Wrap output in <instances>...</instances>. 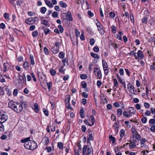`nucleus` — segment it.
Listing matches in <instances>:
<instances>
[{"label": "nucleus", "instance_id": "nucleus-38", "mask_svg": "<svg viewBox=\"0 0 155 155\" xmlns=\"http://www.w3.org/2000/svg\"><path fill=\"white\" fill-rule=\"evenodd\" d=\"M87 86V84L84 81H83L81 82V86L82 88H85Z\"/></svg>", "mask_w": 155, "mask_h": 155}, {"label": "nucleus", "instance_id": "nucleus-58", "mask_svg": "<svg viewBox=\"0 0 155 155\" xmlns=\"http://www.w3.org/2000/svg\"><path fill=\"white\" fill-rule=\"evenodd\" d=\"M5 27V25L4 23H2L0 24V28H1L4 29Z\"/></svg>", "mask_w": 155, "mask_h": 155}, {"label": "nucleus", "instance_id": "nucleus-44", "mask_svg": "<svg viewBox=\"0 0 155 155\" xmlns=\"http://www.w3.org/2000/svg\"><path fill=\"white\" fill-rule=\"evenodd\" d=\"M93 50L94 52L97 53L99 52V49L98 46H96L94 48Z\"/></svg>", "mask_w": 155, "mask_h": 155}, {"label": "nucleus", "instance_id": "nucleus-13", "mask_svg": "<svg viewBox=\"0 0 155 155\" xmlns=\"http://www.w3.org/2000/svg\"><path fill=\"white\" fill-rule=\"evenodd\" d=\"M29 60L31 64L33 65L35 64V61L34 60V57L33 55L32 54H30V57H29Z\"/></svg>", "mask_w": 155, "mask_h": 155}, {"label": "nucleus", "instance_id": "nucleus-16", "mask_svg": "<svg viewBox=\"0 0 155 155\" xmlns=\"http://www.w3.org/2000/svg\"><path fill=\"white\" fill-rule=\"evenodd\" d=\"M41 24H42L43 25H47L48 23V21L43 19V18H41Z\"/></svg>", "mask_w": 155, "mask_h": 155}, {"label": "nucleus", "instance_id": "nucleus-14", "mask_svg": "<svg viewBox=\"0 0 155 155\" xmlns=\"http://www.w3.org/2000/svg\"><path fill=\"white\" fill-rule=\"evenodd\" d=\"M42 141L44 145H47L49 143V140L48 137H45L42 139Z\"/></svg>", "mask_w": 155, "mask_h": 155}, {"label": "nucleus", "instance_id": "nucleus-63", "mask_svg": "<svg viewBox=\"0 0 155 155\" xmlns=\"http://www.w3.org/2000/svg\"><path fill=\"white\" fill-rule=\"evenodd\" d=\"M75 34L77 37H78L80 35V32L77 29H75Z\"/></svg>", "mask_w": 155, "mask_h": 155}, {"label": "nucleus", "instance_id": "nucleus-50", "mask_svg": "<svg viewBox=\"0 0 155 155\" xmlns=\"http://www.w3.org/2000/svg\"><path fill=\"white\" fill-rule=\"evenodd\" d=\"M142 21L143 23L145 24H147V18L146 17H144L142 19Z\"/></svg>", "mask_w": 155, "mask_h": 155}, {"label": "nucleus", "instance_id": "nucleus-21", "mask_svg": "<svg viewBox=\"0 0 155 155\" xmlns=\"http://www.w3.org/2000/svg\"><path fill=\"white\" fill-rule=\"evenodd\" d=\"M91 55L93 58H97V59H99L100 58L99 56H98L97 54L95 53L91 52Z\"/></svg>", "mask_w": 155, "mask_h": 155}, {"label": "nucleus", "instance_id": "nucleus-62", "mask_svg": "<svg viewBox=\"0 0 155 155\" xmlns=\"http://www.w3.org/2000/svg\"><path fill=\"white\" fill-rule=\"evenodd\" d=\"M97 84L98 87H100L102 84L101 81H97Z\"/></svg>", "mask_w": 155, "mask_h": 155}, {"label": "nucleus", "instance_id": "nucleus-3", "mask_svg": "<svg viewBox=\"0 0 155 155\" xmlns=\"http://www.w3.org/2000/svg\"><path fill=\"white\" fill-rule=\"evenodd\" d=\"M30 137H28L21 140V142L22 143H25L24 147L26 149H30V147L31 145V140H30Z\"/></svg>", "mask_w": 155, "mask_h": 155}, {"label": "nucleus", "instance_id": "nucleus-36", "mask_svg": "<svg viewBox=\"0 0 155 155\" xmlns=\"http://www.w3.org/2000/svg\"><path fill=\"white\" fill-rule=\"evenodd\" d=\"M64 56V53L63 52H61L59 54V57L61 59L63 58Z\"/></svg>", "mask_w": 155, "mask_h": 155}, {"label": "nucleus", "instance_id": "nucleus-33", "mask_svg": "<svg viewBox=\"0 0 155 155\" xmlns=\"http://www.w3.org/2000/svg\"><path fill=\"white\" fill-rule=\"evenodd\" d=\"M84 111L82 109H81L80 110V116L81 117V118H83L84 117Z\"/></svg>", "mask_w": 155, "mask_h": 155}, {"label": "nucleus", "instance_id": "nucleus-60", "mask_svg": "<svg viewBox=\"0 0 155 155\" xmlns=\"http://www.w3.org/2000/svg\"><path fill=\"white\" fill-rule=\"evenodd\" d=\"M44 52H45V53L47 55V54H48L49 52H48V49L46 47H45L44 48Z\"/></svg>", "mask_w": 155, "mask_h": 155}, {"label": "nucleus", "instance_id": "nucleus-53", "mask_svg": "<svg viewBox=\"0 0 155 155\" xmlns=\"http://www.w3.org/2000/svg\"><path fill=\"white\" fill-rule=\"evenodd\" d=\"M17 58L18 60L20 62H21L23 60V57L21 56H18V57H17Z\"/></svg>", "mask_w": 155, "mask_h": 155}, {"label": "nucleus", "instance_id": "nucleus-9", "mask_svg": "<svg viewBox=\"0 0 155 155\" xmlns=\"http://www.w3.org/2000/svg\"><path fill=\"white\" fill-rule=\"evenodd\" d=\"M31 145L30 147V149L31 150H35L37 147V143L34 140H31Z\"/></svg>", "mask_w": 155, "mask_h": 155}, {"label": "nucleus", "instance_id": "nucleus-37", "mask_svg": "<svg viewBox=\"0 0 155 155\" xmlns=\"http://www.w3.org/2000/svg\"><path fill=\"white\" fill-rule=\"evenodd\" d=\"M112 32L115 34L116 33V28L115 26H112L111 27Z\"/></svg>", "mask_w": 155, "mask_h": 155}, {"label": "nucleus", "instance_id": "nucleus-29", "mask_svg": "<svg viewBox=\"0 0 155 155\" xmlns=\"http://www.w3.org/2000/svg\"><path fill=\"white\" fill-rule=\"evenodd\" d=\"M50 72L51 75L54 76L56 72L54 69H51L50 70Z\"/></svg>", "mask_w": 155, "mask_h": 155}, {"label": "nucleus", "instance_id": "nucleus-15", "mask_svg": "<svg viewBox=\"0 0 155 155\" xmlns=\"http://www.w3.org/2000/svg\"><path fill=\"white\" fill-rule=\"evenodd\" d=\"M59 48H56L55 46L51 48V51L54 54H57L59 51Z\"/></svg>", "mask_w": 155, "mask_h": 155}, {"label": "nucleus", "instance_id": "nucleus-45", "mask_svg": "<svg viewBox=\"0 0 155 155\" xmlns=\"http://www.w3.org/2000/svg\"><path fill=\"white\" fill-rule=\"evenodd\" d=\"M4 126L3 125L2 122H0V131L4 130Z\"/></svg>", "mask_w": 155, "mask_h": 155}, {"label": "nucleus", "instance_id": "nucleus-43", "mask_svg": "<svg viewBox=\"0 0 155 155\" xmlns=\"http://www.w3.org/2000/svg\"><path fill=\"white\" fill-rule=\"evenodd\" d=\"M46 11V8L45 7H42L41 9V12L42 14H44Z\"/></svg>", "mask_w": 155, "mask_h": 155}, {"label": "nucleus", "instance_id": "nucleus-4", "mask_svg": "<svg viewBox=\"0 0 155 155\" xmlns=\"http://www.w3.org/2000/svg\"><path fill=\"white\" fill-rule=\"evenodd\" d=\"M134 57L136 59H137L139 58L143 59L144 57V55L142 51L139 50L137 51V53H135Z\"/></svg>", "mask_w": 155, "mask_h": 155}, {"label": "nucleus", "instance_id": "nucleus-52", "mask_svg": "<svg viewBox=\"0 0 155 155\" xmlns=\"http://www.w3.org/2000/svg\"><path fill=\"white\" fill-rule=\"evenodd\" d=\"M43 111L45 114L46 116H48L49 114L48 111L46 110L44 108L43 109Z\"/></svg>", "mask_w": 155, "mask_h": 155}, {"label": "nucleus", "instance_id": "nucleus-41", "mask_svg": "<svg viewBox=\"0 0 155 155\" xmlns=\"http://www.w3.org/2000/svg\"><path fill=\"white\" fill-rule=\"evenodd\" d=\"M38 34V32L37 30L33 31L32 33V35L34 37L37 36Z\"/></svg>", "mask_w": 155, "mask_h": 155}, {"label": "nucleus", "instance_id": "nucleus-48", "mask_svg": "<svg viewBox=\"0 0 155 155\" xmlns=\"http://www.w3.org/2000/svg\"><path fill=\"white\" fill-rule=\"evenodd\" d=\"M114 82L115 86L116 87H117L118 85V83L117 79L115 78L114 79Z\"/></svg>", "mask_w": 155, "mask_h": 155}, {"label": "nucleus", "instance_id": "nucleus-34", "mask_svg": "<svg viewBox=\"0 0 155 155\" xmlns=\"http://www.w3.org/2000/svg\"><path fill=\"white\" fill-rule=\"evenodd\" d=\"M47 86L48 88L50 91L51 89V87L52 86V83L51 81H50L48 82L47 83Z\"/></svg>", "mask_w": 155, "mask_h": 155}, {"label": "nucleus", "instance_id": "nucleus-42", "mask_svg": "<svg viewBox=\"0 0 155 155\" xmlns=\"http://www.w3.org/2000/svg\"><path fill=\"white\" fill-rule=\"evenodd\" d=\"M58 28L59 29V31L61 33H63L64 31V28L61 25H59L58 26Z\"/></svg>", "mask_w": 155, "mask_h": 155}, {"label": "nucleus", "instance_id": "nucleus-35", "mask_svg": "<svg viewBox=\"0 0 155 155\" xmlns=\"http://www.w3.org/2000/svg\"><path fill=\"white\" fill-rule=\"evenodd\" d=\"M136 145L134 142H131L130 143V147L131 148H135Z\"/></svg>", "mask_w": 155, "mask_h": 155}, {"label": "nucleus", "instance_id": "nucleus-17", "mask_svg": "<svg viewBox=\"0 0 155 155\" xmlns=\"http://www.w3.org/2000/svg\"><path fill=\"white\" fill-rule=\"evenodd\" d=\"M63 143L61 142L58 143V147L61 150H62L63 148Z\"/></svg>", "mask_w": 155, "mask_h": 155}, {"label": "nucleus", "instance_id": "nucleus-40", "mask_svg": "<svg viewBox=\"0 0 155 155\" xmlns=\"http://www.w3.org/2000/svg\"><path fill=\"white\" fill-rule=\"evenodd\" d=\"M125 130L124 129H121L120 132V136L121 137H123L124 135Z\"/></svg>", "mask_w": 155, "mask_h": 155}, {"label": "nucleus", "instance_id": "nucleus-51", "mask_svg": "<svg viewBox=\"0 0 155 155\" xmlns=\"http://www.w3.org/2000/svg\"><path fill=\"white\" fill-rule=\"evenodd\" d=\"M4 17L5 18L7 19H9V14L7 13H5L4 14Z\"/></svg>", "mask_w": 155, "mask_h": 155}, {"label": "nucleus", "instance_id": "nucleus-19", "mask_svg": "<svg viewBox=\"0 0 155 155\" xmlns=\"http://www.w3.org/2000/svg\"><path fill=\"white\" fill-rule=\"evenodd\" d=\"M46 4L50 8H52L53 7V5L49 1L47 0L45 1Z\"/></svg>", "mask_w": 155, "mask_h": 155}, {"label": "nucleus", "instance_id": "nucleus-26", "mask_svg": "<svg viewBox=\"0 0 155 155\" xmlns=\"http://www.w3.org/2000/svg\"><path fill=\"white\" fill-rule=\"evenodd\" d=\"M129 108L130 109L129 112L130 113L133 114H134L135 113L136 110L134 107H130Z\"/></svg>", "mask_w": 155, "mask_h": 155}, {"label": "nucleus", "instance_id": "nucleus-46", "mask_svg": "<svg viewBox=\"0 0 155 155\" xmlns=\"http://www.w3.org/2000/svg\"><path fill=\"white\" fill-rule=\"evenodd\" d=\"M52 15L53 17L56 18L58 15V12H54L52 13Z\"/></svg>", "mask_w": 155, "mask_h": 155}, {"label": "nucleus", "instance_id": "nucleus-54", "mask_svg": "<svg viewBox=\"0 0 155 155\" xmlns=\"http://www.w3.org/2000/svg\"><path fill=\"white\" fill-rule=\"evenodd\" d=\"M141 120L142 122L143 123L145 124L147 122V119L145 117H143L141 119Z\"/></svg>", "mask_w": 155, "mask_h": 155}, {"label": "nucleus", "instance_id": "nucleus-2", "mask_svg": "<svg viewBox=\"0 0 155 155\" xmlns=\"http://www.w3.org/2000/svg\"><path fill=\"white\" fill-rule=\"evenodd\" d=\"M92 147L91 146L84 145L82 149L83 155H90L92 152L93 153Z\"/></svg>", "mask_w": 155, "mask_h": 155}, {"label": "nucleus", "instance_id": "nucleus-61", "mask_svg": "<svg viewBox=\"0 0 155 155\" xmlns=\"http://www.w3.org/2000/svg\"><path fill=\"white\" fill-rule=\"evenodd\" d=\"M18 94V90L17 89H15L13 91V94L15 96H16Z\"/></svg>", "mask_w": 155, "mask_h": 155}, {"label": "nucleus", "instance_id": "nucleus-11", "mask_svg": "<svg viewBox=\"0 0 155 155\" xmlns=\"http://www.w3.org/2000/svg\"><path fill=\"white\" fill-rule=\"evenodd\" d=\"M93 132L92 131H90L89 132V135L87 137V143L91 144L90 140H92L93 139L92 136Z\"/></svg>", "mask_w": 155, "mask_h": 155}, {"label": "nucleus", "instance_id": "nucleus-6", "mask_svg": "<svg viewBox=\"0 0 155 155\" xmlns=\"http://www.w3.org/2000/svg\"><path fill=\"white\" fill-rule=\"evenodd\" d=\"M8 118L7 116L5 114V112H0V120L1 121L4 122L7 120Z\"/></svg>", "mask_w": 155, "mask_h": 155}, {"label": "nucleus", "instance_id": "nucleus-20", "mask_svg": "<svg viewBox=\"0 0 155 155\" xmlns=\"http://www.w3.org/2000/svg\"><path fill=\"white\" fill-rule=\"evenodd\" d=\"M59 5L62 8H66L67 7V4L63 1H60L59 3Z\"/></svg>", "mask_w": 155, "mask_h": 155}, {"label": "nucleus", "instance_id": "nucleus-8", "mask_svg": "<svg viewBox=\"0 0 155 155\" xmlns=\"http://www.w3.org/2000/svg\"><path fill=\"white\" fill-rule=\"evenodd\" d=\"M127 88L130 92L132 94L134 93V87L130 83H129L127 84Z\"/></svg>", "mask_w": 155, "mask_h": 155}, {"label": "nucleus", "instance_id": "nucleus-57", "mask_svg": "<svg viewBox=\"0 0 155 155\" xmlns=\"http://www.w3.org/2000/svg\"><path fill=\"white\" fill-rule=\"evenodd\" d=\"M150 124H153L155 123V120L154 119H150L149 121Z\"/></svg>", "mask_w": 155, "mask_h": 155}, {"label": "nucleus", "instance_id": "nucleus-64", "mask_svg": "<svg viewBox=\"0 0 155 155\" xmlns=\"http://www.w3.org/2000/svg\"><path fill=\"white\" fill-rule=\"evenodd\" d=\"M135 137V139L139 140H140L141 138V137L140 135L138 134L136 135Z\"/></svg>", "mask_w": 155, "mask_h": 155}, {"label": "nucleus", "instance_id": "nucleus-5", "mask_svg": "<svg viewBox=\"0 0 155 155\" xmlns=\"http://www.w3.org/2000/svg\"><path fill=\"white\" fill-rule=\"evenodd\" d=\"M94 71L95 74L97 75L98 78L100 79H101L102 78V74L100 69L98 68H94Z\"/></svg>", "mask_w": 155, "mask_h": 155}, {"label": "nucleus", "instance_id": "nucleus-25", "mask_svg": "<svg viewBox=\"0 0 155 155\" xmlns=\"http://www.w3.org/2000/svg\"><path fill=\"white\" fill-rule=\"evenodd\" d=\"M109 138L110 141H112L113 143H114L115 140V138L111 135L109 136Z\"/></svg>", "mask_w": 155, "mask_h": 155}, {"label": "nucleus", "instance_id": "nucleus-30", "mask_svg": "<svg viewBox=\"0 0 155 155\" xmlns=\"http://www.w3.org/2000/svg\"><path fill=\"white\" fill-rule=\"evenodd\" d=\"M19 79H22V80L23 81V82L26 81V79L25 77V76L24 74L22 76L20 75L19 76Z\"/></svg>", "mask_w": 155, "mask_h": 155}, {"label": "nucleus", "instance_id": "nucleus-18", "mask_svg": "<svg viewBox=\"0 0 155 155\" xmlns=\"http://www.w3.org/2000/svg\"><path fill=\"white\" fill-rule=\"evenodd\" d=\"M29 66V63L27 61L25 62L23 64V68L26 70H27L26 69L28 68Z\"/></svg>", "mask_w": 155, "mask_h": 155}, {"label": "nucleus", "instance_id": "nucleus-32", "mask_svg": "<svg viewBox=\"0 0 155 155\" xmlns=\"http://www.w3.org/2000/svg\"><path fill=\"white\" fill-rule=\"evenodd\" d=\"M123 114L124 116L127 117H129L131 116L130 114V113L126 111H125L123 112Z\"/></svg>", "mask_w": 155, "mask_h": 155}, {"label": "nucleus", "instance_id": "nucleus-1", "mask_svg": "<svg viewBox=\"0 0 155 155\" xmlns=\"http://www.w3.org/2000/svg\"><path fill=\"white\" fill-rule=\"evenodd\" d=\"M8 107L17 113L20 112L23 110L21 105L13 101H10L8 103Z\"/></svg>", "mask_w": 155, "mask_h": 155}, {"label": "nucleus", "instance_id": "nucleus-22", "mask_svg": "<svg viewBox=\"0 0 155 155\" xmlns=\"http://www.w3.org/2000/svg\"><path fill=\"white\" fill-rule=\"evenodd\" d=\"M96 24L98 29V31L99 29H101L103 28V27L99 22H97Z\"/></svg>", "mask_w": 155, "mask_h": 155}, {"label": "nucleus", "instance_id": "nucleus-55", "mask_svg": "<svg viewBox=\"0 0 155 155\" xmlns=\"http://www.w3.org/2000/svg\"><path fill=\"white\" fill-rule=\"evenodd\" d=\"M95 42V40L93 38H91L90 39V44L91 45H93Z\"/></svg>", "mask_w": 155, "mask_h": 155}, {"label": "nucleus", "instance_id": "nucleus-49", "mask_svg": "<svg viewBox=\"0 0 155 155\" xmlns=\"http://www.w3.org/2000/svg\"><path fill=\"white\" fill-rule=\"evenodd\" d=\"M80 78L82 79H85L87 78V76L86 74H80Z\"/></svg>", "mask_w": 155, "mask_h": 155}, {"label": "nucleus", "instance_id": "nucleus-10", "mask_svg": "<svg viewBox=\"0 0 155 155\" xmlns=\"http://www.w3.org/2000/svg\"><path fill=\"white\" fill-rule=\"evenodd\" d=\"M64 19L69 21H71L73 20V18L70 12H68Z\"/></svg>", "mask_w": 155, "mask_h": 155}, {"label": "nucleus", "instance_id": "nucleus-47", "mask_svg": "<svg viewBox=\"0 0 155 155\" xmlns=\"http://www.w3.org/2000/svg\"><path fill=\"white\" fill-rule=\"evenodd\" d=\"M84 122L86 124H87L89 126H91L93 125H92V124H91L89 122H88V120H84Z\"/></svg>", "mask_w": 155, "mask_h": 155}, {"label": "nucleus", "instance_id": "nucleus-7", "mask_svg": "<svg viewBox=\"0 0 155 155\" xmlns=\"http://www.w3.org/2000/svg\"><path fill=\"white\" fill-rule=\"evenodd\" d=\"M35 21L36 20L35 19V18H30L27 19L25 21V22L28 25H31L34 24Z\"/></svg>", "mask_w": 155, "mask_h": 155}, {"label": "nucleus", "instance_id": "nucleus-27", "mask_svg": "<svg viewBox=\"0 0 155 155\" xmlns=\"http://www.w3.org/2000/svg\"><path fill=\"white\" fill-rule=\"evenodd\" d=\"M34 110L36 113H38L39 111L38 105L37 103L34 104Z\"/></svg>", "mask_w": 155, "mask_h": 155}, {"label": "nucleus", "instance_id": "nucleus-28", "mask_svg": "<svg viewBox=\"0 0 155 155\" xmlns=\"http://www.w3.org/2000/svg\"><path fill=\"white\" fill-rule=\"evenodd\" d=\"M62 62L64 66L68 65V61L66 58H64V59L62 60Z\"/></svg>", "mask_w": 155, "mask_h": 155}, {"label": "nucleus", "instance_id": "nucleus-56", "mask_svg": "<svg viewBox=\"0 0 155 155\" xmlns=\"http://www.w3.org/2000/svg\"><path fill=\"white\" fill-rule=\"evenodd\" d=\"M98 31L101 35H103L104 33V31L103 28L101 29H99Z\"/></svg>", "mask_w": 155, "mask_h": 155}, {"label": "nucleus", "instance_id": "nucleus-59", "mask_svg": "<svg viewBox=\"0 0 155 155\" xmlns=\"http://www.w3.org/2000/svg\"><path fill=\"white\" fill-rule=\"evenodd\" d=\"M45 150H47L48 152L49 153L51 151L52 148L51 147H48L46 148Z\"/></svg>", "mask_w": 155, "mask_h": 155}, {"label": "nucleus", "instance_id": "nucleus-31", "mask_svg": "<svg viewBox=\"0 0 155 155\" xmlns=\"http://www.w3.org/2000/svg\"><path fill=\"white\" fill-rule=\"evenodd\" d=\"M122 110L121 109H118L117 110V114L118 117H120L122 114Z\"/></svg>", "mask_w": 155, "mask_h": 155}, {"label": "nucleus", "instance_id": "nucleus-39", "mask_svg": "<svg viewBox=\"0 0 155 155\" xmlns=\"http://www.w3.org/2000/svg\"><path fill=\"white\" fill-rule=\"evenodd\" d=\"M90 117L91 119V123H92V125H94L95 121L94 118V115H91Z\"/></svg>", "mask_w": 155, "mask_h": 155}, {"label": "nucleus", "instance_id": "nucleus-24", "mask_svg": "<svg viewBox=\"0 0 155 155\" xmlns=\"http://www.w3.org/2000/svg\"><path fill=\"white\" fill-rule=\"evenodd\" d=\"M20 104L21 105L22 107H23L25 108H26L27 106V102L25 101H21V104Z\"/></svg>", "mask_w": 155, "mask_h": 155}, {"label": "nucleus", "instance_id": "nucleus-12", "mask_svg": "<svg viewBox=\"0 0 155 155\" xmlns=\"http://www.w3.org/2000/svg\"><path fill=\"white\" fill-rule=\"evenodd\" d=\"M9 64L8 63H5L4 64V70L3 72H6L8 71L9 68Z\"/></svg>", "mask_w": 155, "mask_h": 155}, {"label": "nucleus", "instance_id": "nucleus-23", "mask_svg": "<svg viewBox=\"0 0 155 155\" xmlns=\"http://www.w3.org/2000/svg\"><path fill=\"white\" fill-rule=\"evenodd\" d=\"M102 62L103 69L108 68L107 64V63L104 61V60H102Z\"/></svg>", "mask_w": 155, "mask_h": 155}]
</instances>
